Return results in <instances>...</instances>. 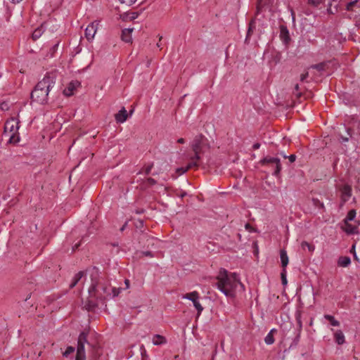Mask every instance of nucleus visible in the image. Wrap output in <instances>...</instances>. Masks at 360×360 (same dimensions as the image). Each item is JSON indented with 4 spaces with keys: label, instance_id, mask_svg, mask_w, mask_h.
<instances>
[{
    "label": "nucleus",
    "instance_id": "48",
    "mask_svg": "<svg viewBox=\"0 0 360 360\" xmlns=\"http://www.w3.org/2000/svg\"><path fill=\"white\" fill-rule=\"evenodd\" d=\"M177 142H178L179 143L183 144V143H185V140H184V139H183V138H180V139H179L177 140Z\"/></svg>",
    "mask_w": 360,
    "mask_h": 360
},
{
    "label": "nucleus",
    "instance_id": "7",
    "mask_svg": "<svg viewBox=\"0 0 360 360\" xmlns=\"http://www.w3.org/2000/svg\"><path fill=\"white\" fill-rule=\"evenodd\" d=\"M183 297L193 302L194 307L198 310V315L199 316L203 310V307L198 300L199 298L198 293L196 291H193L192 292L186 293Z\"/></svg>",
    "mask_w": 360,
    "mask_h": 360
},
{
    "label": "nucleus",
    "instance_id": "11",
    "mask_svg": "<svg viewBox=\"0 0 360 360\" xmlns=\"http://www.w3.org/2000/svg\"><path fill=\"white\" fill-rule=\"evenodd\" d=\"M98 302H101V300L89 295V300L85 304V307L88 311H93L98 306Z\"/></svg>",
    "mask_w": 360,
    "mask_h": 360
},
{
    "label": "nucleus",
    "instance_id": "19",
    "mask_svg": "<svg viewBox=\"0 0 360 360\" xmlns=\"http://www.w3.org/2000/svg\"><path fill=\"white\" fill-rule=\"evenodd\" d=\"M280 258L281 262L283 269H286V266L288 264V257L287 255V252L285 250H281L280 251Z\"/></svg>",
    "mask_w": 360,
    "mask_h": 360
},
{
    "label": "nucleus",
    "instance_id": "36",
    "mask_svg": "<svg viewBox=\"0 0 360 360\" xmlns=\"http://www.w3.org/2000/svg\"><path fill=\"white\" fill-rule=\"evenodd\" d=\"M0 108L2 110H8L9 109V104L6 101H4L0 104Z\"/></svg>",
    "mask_w": 360,
    "mask_h": 360
},
{
    "label": "nucleus",
    "instance_id": "52",
    "mask_svg": "<svg viewBox=\"0 0 360 360\" xmlns=\"http://www.w3.org/2000/svg\"><path fill=\"white\" fill-rule=\"evenodd\" d=\"M295 90L298 91L299 90V85L297 84L295 86Z\"/></svg>",
    "mask_w": 360,
    "mask_h": 360
},
{
    "label": "nucleus",
    "instance_id": "5",
    "mask_svg": "<svg viewBox=\"0 0 360 360\" xmlns=\"http://www.w3.org/2000/svg\"><path fill=\"white\" fill-rule=\"evenodd\" d=\"M20 122L18 118L11 117L5 123L4 133L6 136H9V143H15L19 141L18 136Z\"/></svg>",
    "mask_w": 360,
    "mask_h": 360
},
{
    "label": "nucleus",
    "instance_id": "50",
    "mask_svg": "<svg viewBox=\"0 0 360 360\" xmlns=\"http://www.w3.org/2000/svg\"><path fill=\"white\" fill-rule=\"evenodd\" d=\"M297 323L299 324V326H300V328H301L302 327V322L300 321V317H297Z\"/></svg>",
    "mask_w": 360,
    "mask_h": 360
},
{
    "label": "nucleus",
    "instance_id": "10",
    "mask_svg": "<svg viewBox=\"0 0 360 360\" xmlns=\"http://www.w3.org/2000/svg\"><path fill=\"white\" fill-rule=\"evenodd\" d=\"M352 195V187L345 185L341 189V198L343 202H347Z\"/></svg>",
    "mask_w": 360,
    "mask_h": 360
},
{
    "label": "nucleus",
    "instance_id": "39",
    "mask_svg": "<svg viewBox=\"0 0 360 360\" xmlns=\"http://www.w3.org/2000/svg\"><path fill=\"white\" fill-rule=\"evenodd\" d=\"M357 3V0L352 1L347 4V10L351 11L352 9V7Z\"/></svg>",
    "mask_w": 360,
    "mask_h": 360
},
{
    "label": "nucleus",
    "instance_id": "20",
    "mask_svg": "<svg viewBox=\"0 0 360 360\" xmlns=\"http://www.w3.org/2000/svg\"><path fill=\"white\" fill-rule=\"evenodd\" d=\"M85 276V273L83 271H79L77 274H75L74 276L72 283L70 285V288H74L79 281L82 279V277Z\"/></svg>",
    "mask_w": 360,
    "mask_h": 360
},
{
    "label": "nucleus",
    "instance_id": "18",
    "mask_svg": "<svg viewBox=\"0 0 360 360\" xmlns=\"http://www.w3.org/2000/svg\"><path fill=\"white\" fill-rule=\"evenodd\" d=\"M280 37L285 44H288L290 39L288 30L284 26L281 27Z\"/></svg>",
    "mask_w": 360,
    "mask_h": 360
},
{
    "label": "nucleus",
    "instance_id": "40",
    "mask_svg": "<svg viewBox=\"0 0 360 360\" xmlns=\"http://www.w3.org/2000/svg\"><path fill=\"white\" fill-rule=\"evenodd\" d=\"M309 2L314 6H318L320 4L323 3L324 0H308Z\"/></svg>",
    "mask_w": 360,
    "mask_h": 360
},
{
    "label": "nucleus",
    "instance_id": "47",
    "mask_svg": "<svg viewBox=\"0 0 360 360\" xmlns=\"http://www.w3.org/2000/svg\"><path fill=\"white\" fill-rule=\"evenodd\" d=\"M260 147V143H255L253 146H252V148L254 150H257V149H259Z\"/></svg>",
    "mask_w": 360,
    "mask_h": 360
},
{
    "label": "nucleus",
    "instance_id": "17",
    "mask_svg": "<svg viewBox=\"0 0 360 360\" xmlns=\"http://www.w3.org/2000/svg\"><path fill=\"white\" fill-rule=\"evenodd\" d=\"M345 231L348 234H354L358 233V227L356 225H352L349 221L345 222L343 227Z\"/></svg>",
    "mask_w": 360,
    "mask_h": 360
},
{
    "label": "nucleus",
    "instance_id": "14",
    "mask_svg": "<svg viewBox=\"0 0 360 360\" xmlns=\"http://www.w3.org/2000/svg\"><path fill=\"white\" fill-rule=\"evenodd\" d=\"M139 15V12H126L120 15V18L123 21H131L137 18Z\"/></svg>",
    "mask_w": 360,
    "mask_h": 360
},
{
    "label": "nucleus",
    "instance_id": "24",
    "mask_svg": "<svg viewBox=\"0 0 360 360\" xmlns=\"http://www.w3.org/2000/svg\"><path fill=\"white\" fill-rule=\"evenodd\" d=\"M43 32H44V30H43V25H42L40 27L37 28L33 32L32 35V39L34 40H37L41 36Z\"/></svg>",
    "mask_w": 360,
    "mask_h": 360
},
{
    "label": "nucleus",
    "instance_id": "45",
    "mask_svg": "<svg viewBox=\"0 0 360 360\" xmlns=\"http://www.w3.org/2000/svg\"><path fill=\"white\" fill-rule=\"evenodd\" d=\"M245 229H246V230H248V231H250V232L254 231L253 228H252V227L251 226V225H250V224H248V223H247V224H245Z\"/></svg>",
    "mask_w": 360,
    "mask_h": 360
},
{
    "label": "nucleus",
    "instance_id": "2",
    "mask_svg": "<svg viewBox=\"0 0 360 360\" xmlns=\"http://www.w3.org/2000/svg\"><path fill=\"white\" fill-rule=\"evenodd\" d=\"M216 285L217 288L229 297H233L235 296L236 289L238 285H240L241 287H243V285L240 282L236 274H229L224 269L219 270Z\"/></svg>",
    "mask_w": 360,
    "mask_h": 360
},
{
    "label": "nucleus",
    "instance_id": "16",
    "mask_svg": "<svg viewBox=\"0 0 360 360\" xmlns=\"http://www.w3.org/2000/svg\"><path fill=\"white\" fill-rule=\"evenodd\" d=\"M198 162L196 161L191 160V162L188 163V165L186 167H179L176 169V172L178 175H181L186 172L189 169L193 167H198Z\"/></svg>",
    "mask_w": 360,
    "mask_h": 360
},
{
    "label": "nucleus",
    "instance_id": "38",
    "mask_svg": "<svg viewBox=\"0 0 360 360\" xmlns=\"http://www.w3.org/2000/svg\"><path fill=\"white\" fill-rule=\"evenodd\" d=\"M120 1L122 4H126L127 6H131L134 4L136 1V0H120Z\"/></svg>",
    "mask_w": 360,
    "mask_h": 360
},
{
    "label": "nucleus",
    "instance_id": "37",
    "mask_svg": "<svg viewBox=\"0 0 360 360\" xmlns=\"http://www.w3.org/2000/svg\"><path fill=\"white\" fill-rule=\"evenodd\" d=\"M121 290L122 289L120 288H112L111 289V290L112 292V297L117 296L120 293Z\"/></svg>",
    "mask_w": 360,
    "mask_h": 360
},
{
    "label": "nucleus",
    "instance_id": "8",
    "mask_svg": "<svg viewBox=\"0 0 360 360\" xmlns=\"http://www.w3.org/2000/svg\"><path fill=\"white\" fill-rule=\"evenodd\" d=\"M87 342V333L82 332L78 338L77 355H85L84 345Z\"/></svg>",
    "mask_w": 360,
    "mask_h": 360
},
{
    "label": "nucleus",
    "instance_id": "41",
    "mask_svg": "<svg viewBox=\"0 0 360 360\" xmlns=\"http://www.w3.org/2000/svg\"><path fill=\"white\" fill-rule=\"evenodd\" d=\"M284 158H288L290 162H294L296 160V155H290L289 156L283 155Z\"/></svg>",
    "mask_w": 360,
    "mask_h": 360
},
{
    "label": "nucleus",
    "instance_id": "9",
    "mask_svg": "<svg viewBox=\"0 0 360 360\" xmlns=\"http://www.w3.org/2000/svg\"><path fill=\"white\" fill-rule=\"evenodd\" d=\"M98 25V22L94 21L86 27L85 30V37L88 40H91L94 39L97 31Z\"/></svg>",
    "mask_w": 360,
    "mask_h": 360
},
{
    "label": "nucleus",
    "instance_id": "28",
    "mask_svg": "<svg viewBox=\"0 0 360 360\" xmlns=\"http://www.w3.org/2000/svg\"><path fill=\"white\" fill-rule=\"evenodd\" d=\"M301 247L303 250H305L306 248L308 249V250L310 252H313L315 250V247L314 245L312 244H310L307 241H303L302 243H301Z\"/></svg>",
    "mask_w": 360,
    "mask_h": 360
},
{
    "label": "nucleus",
    "instance_id": "13",
    "mask_svg": "<svg viewBox=\"0 0 360 360\" xmlns=\"http://www.w3.org/2000/svg\"><path fill=\"white\" fill-rule=\"evenodd\" d=\"M133 28L124 29L122 32V40L126 43H131L132 41L131 32Z\"/></svg>",
    "mask_w": 360,
    "mask_h": 360
},
{
    "label": "nucleus",
    "instance_id": "26",
    "mask_svg": "<svg viewBox=\"0 0 360 360\" xmlns=\"http://www.w3.org/2000/svg\"><path fill=\"white\" fill-rule=\"evenodd\" d=\"M324 318L329 321L330 324L333 326H340V322L338 321H337L334 316H331V315H329V314H326L324 315Z\"/></svg>",
    "mask_w": 360,
    "mask_h": 360
},
{
    "label": "nucleus",
    "instance_id": "34",
    "mask_svg": "<svg viewBox=\"0 0 360 360\" xmlns=\"http://www.w3.org/2000/svg\"><path fill=\"white\" fill-rule=\"evenodd\" d=\"M75 352V347L70 346L68 347L66 350L63 352V356H68L70 354L73 353Z\"/></svg>",
    "mask_w": 360,
    "mask_h": 360
},
{
    "label": "nucleus",
    "instance_id": "44",
    "mask_svg": "<svg viewBox=\"0 0 360 360\" xmlns=\"http://www.w3.org/2000/svg\"><path fill=\"white\" fill-rule=\"evenodd\" d=\"M308 76H309L308 72H305L304 74H302L301 76H300V80L302 82H304L306 79V78L308 77Z\"/></svg>",
    "mask_w": 360,
    "mask_h": 360
},
{
    "label": "nucleus",
    "instance_id": "25",
    "mask_svg": "<svg viewBox=\"0 0 360 360\" xmlns=\"http://www.w3.org/2000/svg\"><path fill=\"white\" fill-rule=\"evenodd\" d=\"M156 184V181L153 178H148L143 184L141 185V188L145 189L149 186H153Z\"/></svg>",
    "mask_w": 360,
    "mask_h": 360
},
{
    "label": "nucleus",
    "instance_id": "23",
    "mask_svg": "<svg viewBox=\"0 0 360 360\" xmlns=\"http://www.w3.org/2000/svg\"><path fill=\"white\" fill-rule=\"evenodd\" d=\"M351 263V259L349 257H340L338 259V264L340 266L346 267Z\"/></svg>",
    "mask_w": 360,
    "mask_h": 360
},
{
    "label": "nucleus",
    "instance_id": "42",
    "mask_svg": "<svg viewBox=\"0 0 360 360\" xmlns=\"http://www.w3.org/2000/svg\"><path fill=\"white\" fill-rule=\"evenodd\" d=\"M141 255L142 256H146V257H153V255L150 251H142V252H141Z\"/></svg>",
    "mask_w": 360,
    "mask_h": 360
},
{
    "label": "nucleus",
    "instance_id": "33",
    "mask_svg": "<svg viewBox=\"0 0 360 360\" xmlns=\"http://www.w3.org/2000/svg\"><path fill=\"white\" fill-rule=\"evenodd\" d=\"M255 20V19H253L250 22L249 28H248V33H247V38L249 37L252 32V29L255 27H254Z\"/></svg>",
    "mask_w": 360,
    "mask_h": 360
},
{
    "label": "nucleus",
    "instance_id": "43",
    "mask_svg": "<svg viewBox=\"0 0 360 360\" xmlns=\"http://www.w3.org/2000/svg\"><path fill=\"white\" fill-rule=\"evenodd\" d=\"M153 167V165L151 164L150 165H148L145 169H144V172L146 174H149L150 172H151V169Z\"/></svg>",
    "mask_w": 360,
    "mask_h": 360
},
{
    "label": "nucleus",
    "instance_id": "53",
    "mask_svg": "<svg viewBox=\"0 0 360 360\" xmlns=\"http://www.w3.org/2000/svg\"><path fill=\"white\" fill-rule=\"evenodd\" d=\"M141 348V349H143V351L144 352H146V349H144L143 345H142Z\"/></svg>",
    "mask_w": 360,
    "mask_h": 360
},
{
    "label": "nucleus",
    "instance_id": "35",
    "mask_svg": "<svg viewBox=\"0 0 360 360\" xmlns=\"http://www.w3.org/2000/svg\"><path fill=\"white\" fill-rule=\"evenodd\" d=\"M312 202H313V205L314 206H316V207H320V208H323L324 207L323 203L320 202V200L319 199L313 198L312 199Z\"/></svg>",
    "mask_w": 360,
    "mask_h": 360
},
{
    "label": "nucleus",
    "instance_id": "12",
    "mask_svg": "<svg viewBox=\"0 0 360 360\" xmlns=\"http://www.w3.org/2000/svg\"><path fill=\"white\" fill-rule=\"evenodd\" d=\"M79 85L78 82H71L68 84V86L63 90V94L67 96H70L73 94L74 91L77 86Z\"/></svg>",
    "mask_w": 360,
    "mask_h": 360
},
{
    "label": "nucleus",
    "instance_id": "21",
    "mask_svg": "<svg viewBox=\"0 0 360 360\" xmlns=\"http://www.w3.org/2000/svg\"><path fill=\"white\" fill-rule=\"evenodd\" d=\"M167 342L166 338L160 335H155L153 338V343L155 345H161Z\"/></svg>",
    "mask_w": 360,
    "mask_h": 360
},
{
    "label": "nucleus",
    "instance_id": "31",
    "mask_svg": "<svg viewBox=\"0 0 360 360\" xmlns=\"http://www.w3.org/2000/svg\"><path fill=\"white\" fill-rule=\"evenodd\" d=\"M326 64L325 63H320L319 64L312 65L310 68L316 69L319 71H323L325 70Z\"/></svg>",
    "mask_w": 360,
    "mask_h": 360
},
{
    "label": "nucleus",
    "instance_id": "49",
    "mask_svg": "<svg viewBox=\"0 0 360 360\" xmlns=\"http://www.w3.org/2000/svg\"><path fill=\"white\" fill-rule=\"evenodd\" d=\"M124 283L126 285V288H129V281L128 279H126L124 281Z\"/></svg>",
    "mask_w": 360,
    "mask_h": 360
},
{
    "label": "nucleus",
    "instance_id": "4",
    "mask_svg": "<svg viewBox=\"0 0 360 360\" xmlns=\"http://www.w3.org/2000/svg\"><path fill=\"white\" fill-rule=\"evenodd\" d=\"M210 143L207 139L202 134L196 136L191 144L192 150L194 153V156L191 158V160L198 161L200 159L201 155L209 150Z\"/></svg>",
    "mask_w": 360,
    "mask_h": 360
},
{
    "label": "nucleus",
    "instance_id": "27",
    "mask_svg": "<svg viewBox=\"0 0 360 360\" xmlns=\"http://www.w3.org/2000/svg\"><path fill=\"white\" fill-rule=\"evenodd\" d=\"M266 4V1L264 0H258L257 4V11H256V17L255 18L259 15V14L262 12V8H264V5Z\"/></svg>",
    "mask_w": 360,
    "mask_h": 360
},
{
    "label": "nucleus",
    "instance_id": "6",
    "mask_svg": "<svg viewBox=\"0 0 360 360\" xmlns=\"http://www.w3.org/2000/svg\"><path fill=\"white\" fill-rule=\"evenodd\" d=\"M260 163L263 165H269L274 168V175L278 176L281 170V164L280 159L277 158H273L267 156L260 161Z\"/></svg>",
    "mask_w": 360,
    "mask_h": 360
},
{
    "label": "nucleus",
    "instance_id": "51",
    "mask_svg": "<svg viewBox=\"0 0 360 360\" xmlns=\"http://www.w3.org/2000/svg\"><path fill=\"white\" fill-rule=\"evenodd\" d=\"M127 225V223L126 222V223H125V224H124L121 227L120 231H123L124 230V229L126 228Z\"/></svg>",
    "mask_w": 360,
    "mask_h": 360
},
{
    "label": "nucleus",
    "instance_id": "32",
    "mask_svg": "<svg viewBox=\"0 0 360 360\" xmlns=\"http://www.w3.org/2000/svg\"><path fill=\"white\" fill-rule=\"evenodd\" d=\"M281 282L283 285L287 284L286 269H283L281 274Z\"/></svg>",
    "mask_w": 360,
    "mask_h": 360
},
{
    "label": "nucleus",
    "instance_id": "1",
    "mask_svg": "<svg viewBox=\"0 0 360 360\" xmlns=\"http://www.w3.org/2000/svg\"><path fill=\"white\" fill-rule=\"evenodd\" d=\"M89 271L91 283L89 288V294L91 297H94L103 302L108 297L111 295L110 285L99 278V270L97 267L94 266Z\"/></svg>",
    "mask_w": 360,
    "mask_h": 360
},
{
    "label": "nucleus",
    "instance_id": "29",
    "mask_svg": "<svg viewBox=\"0 0 360 360\" xmlns=\"http://www.w3.org/2000/svg\"><path fill=\"white\" fill-rule=\"evenodd\" d=\"M274 330H271L267 335L265 337L264 341L267 345H271L274 342V338L273 335V332Z\"/></svg>",
    "mask_w": 360,
    "mask_h": 360
},
{
    "label": "nucleus",
    "instance_id": "3",
    "mask_svg": "<svg viewBox=\"0 0 360 360\" xmlns=\"http://www.w3.org/2000/svg\"><path fill=\"white\" fill-rule=\"evenodd\" d=\"M56 84L55 78L50 75H46L39 81L31 93L32 102L44 105L48 102L49 92L54 87Z\"/></svg>",
    "mask_w": 360,
    "mask_h": 360
},
{
    "label": "nucleus",
    "instance_id": "46",
    "mask_svg": "<svg viewBox=\"0 0 360 360\" xmlns=\"http://www.w3.org/2000/svg\"><path fill=\"white\" fill-rule=\"evenodd\" d=\"M85 359H86L85 355L82 356V355H77V354L75 360H85Z\"/></svg>",
    "mask_w": 360,
    "mask_h": 360
},
{
    "label": "nucleus",
    "instance_id": "30",
    "mask_svg": "<svg viewBox=\"0 0 360 360\" xmlns=\"http://www.w3.org/2000/svg\"><path fill=\"white\" fill-rule=\"evenodd\" d=\"M356 217V211L355 210H351L347 213V215L345 219V222L350 221L354 219Z\"/></svg>",
    "mask_w": 360,
    "mask_h": 360
},
{
    "label": "nucleus",
    "instance_id": "22",
    "mask_svg": "<svg viewBox=\"0 0 360 360\" xmlns=\"http://www.w3.org/2000/svg\"><path fill=\"white\" fill-rule=\"evenodd\" d=\"M334 338L338 345H342L345 342V335L341 330H337L334 334Z\"/></svg>",
    "mask_w": 360,
    "mask_h": 360
},
{
    "label": "nucleus",
    "instance_id": "15",
    "mask_svg": "<svg viewBox=\"0 0 360 360\" xmlns=\"http://www.w3.org/2000/svg\"><path fill=\"white\" fill-rule=\"evenodd\" d=\"M128 115L126 109L123 107L119 112L115 115V120L118 123H123L127 119Z\"/></svg>",
    "mask_w": 360,
    "mask_h": 360
}]
</instances>
